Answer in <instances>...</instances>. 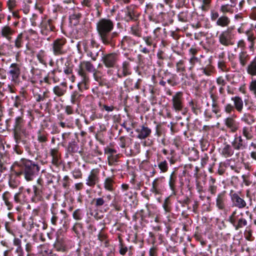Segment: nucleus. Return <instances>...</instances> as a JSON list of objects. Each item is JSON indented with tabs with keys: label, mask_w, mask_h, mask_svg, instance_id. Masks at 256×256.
Wrapping results in <instances>:
<instances>
[{
	"label": "nucleus",
	"mask_w": 256,
	"mask_h": 256,
	"mask_svg": "<svg viewBox=\"0 0 256 256\" xmlns=\"http://www.w3.org/2000/svg\"><path fill=\"white\" fill-rule=\"evenodd\" d=\"M30 118L28 122L24 119V112H20L15 116L13 108L8 110V114L10 117L6 120L7 126L10 130L14 140L24 141V138H30V132L28 127L32 126V122L34 119V114L32 110L26 112Z\"/></svg>",
	"instance_id": "f257e3e1"
},
{
	"label": "nucleus",
	"mask_w": 256,
	"mask_h": 256,
	"mask_svg": "<svg viewBox=\"0 0 256 256\" xmlns=\"http://www.w3.org/2000/svg\"><path fill=\"white\" fill-rule=\"evenodd\" d=\"M115 26V22L109 16L100 18L96 24V31L100 40L106 46L114 48L116 38L119 34L112 32Z\"/></svg>",
	"instance_id": "f03ea898"
},
{
	"label": "nucleus",
	"mask_w": 256,
	"mask_h": 256,
	"mask_svg": "<svg viewBox=\"0 0 256 256\" xmlns=\"http://www.w3.org/2000/svg\"><path fill=\"white\" fill-rule=\"evenodd\" d=\"M12 170L22 176L28 181H32L38 174L40 166L38 162L26 158L16 161L12 166Z\"/></svg>",
	"instance_id": "7ed1b4c3"
},
{
	"label": "nucleus",
	"mask_w": 256,
	"mask_h": 256,
	"mask_svg": "<svg viewBox=\"0 0 256 256\" xmlns=\"http://www.w3.org/2000/svg\"><path fill=\"white\" fill-rule=\"evenodd\" d=\"M160 27H156L149 34L148 31H145L142 35V29L140 25L139 22L132 24L130 28V33L134 36L138 38H142L147 47L156 48L157 44L160 39L161 30Z\"/></svg>",
	"instance_id": "20e7f679"
},
{
	"label": "nucleus",
	"mask_w": 256,
	"mask_h": 256,
	"mask_svg": "<svg viewBox=\"0 0 256 256\" xmlns=\"http://www.w3.org/2000/svg\"><path fill=\"white\" fill-rule=\"evenodd\" d=\"M124 56L127 58L122 61L120 66L119 64H118L116 73L114 72V70H107L106 74L108 76L112 77L110 81L113 84H117L120 80L132 74L130 62H134V58L131 56H129V54L127 53H125Z\"/></svg>",
	"instance_id": "39448f33"
},
{
	"label": "nucleus",
	"mask_w": 256,
	"mask_h": 256,
	"mask_svg": "<svg viewBox=\"0 0 256 256\" xmlns=\"http://www.w3.org/2000/svg\"><path fill=\"white\" fill-rule=\"evenodd\" d=\"M62 142L61 146L65 148V156H73L76 154L82 153V149L79 146V140L76 134L65 132L62 134Z\"/></svg>",
	"instance_id": "423d86ee"
},
{
	"label": "nucleus",
	"mask_w": 256,
	"mask_h": 256,
	"mask_svg": "<svg viewBox=\"0 0 256 256\" xmlns=\"http://www.w3.org/2000/svg\"><path fill=\"white\" fill-rule=\"evenodd\" d=\"M94 70V66L89 61L84 60L80 62L76 72L80 77L81 80L78 84L77 86L80 93L90 88V80L88 74Z\"/></svg>",
	"instance_id": "0eeeda50"
},
{
	"label": "nucleus",
	"mask_w": 256,
	"mask_h": 256,
	"mask_svg": "<svg viewBox=\"0 0 256 256\" xmlns=\"http://www.w3.org/2000/svg\"><path fill=\"white\" fill-rule=\"evenodd\" d=\"M186 170H184L181 174H178L176 168L170 173L168 178V186L172 195L176 196L177 194L178 188H182L186 179Z\"/></svg>",
	"instance_id": "6e6552de"
},
{
	"label": "nucleus",
	"mask_w": 256,
	"mask_h": 256,
	"mask_svg": "<svg viewBox=\"0 0 256 256\" xmlns=\"http://www.w3.org/2000/svg\"><path fill=\"white\" fill-rule=\"evenodd\" d=\"M164 8V4L158 3L154 7L153 4L150 2L146 5L144 13L150 22L157 24L160 12L163 11Z\"/></svg>",
	"instance_id": "1a4fd4ad"
},
{
	"label": "nucleus",
	"mask_w": 256,
	"mask_h": 256,
	"mask_svg": "<svg viewBox=\"0 0 256 256\" xmlns=\"http://www.w3.org/2000/svg\"><path fill=\"white\" fill-rule=\"evenodd\" d=\"M228 221L236 230H240L246 227L248 222L243 212L238 213L237 210H234L229 216Z\"/></svg>",
	"instance_id": "9d476101"
},
{
	"label": "nucleus",
	"mask_w": 256,
	"mask_h": 256,
	"mask_svg": "<svg viewBox=\"0 0 256 256\" xmlns=\"http://www.w3.org/2000/svg\"><path fill=\"white\" fill-rule=\"evenodd\" d=\"M120 60V54L118 52H113L104 54L102 57V62L108 70L116 68Z\"/></svg>",
	"instance_id": "9b49d317"
},
{
	"label": "nucleus",
	"mask_w": 256,
	"mask_h": 256,
	"mask_svg": "<svg viewBox=\"0 0 256 256\" xmlns=\"http://www.w3.org/2000/svg\"><path fill=\"white\" fill-rule=\"evenodd\" d=\"M231 100L234 102V104L231 103H226L224 106V112L226 114H235L236 110L238 113H242L244 108V102L240 96H234L231 98Z\"/></svg>",
	"instance_id": "f8f14e48"
},
{
	"label": "nucleus",
	"mask_w": 256,
	"mask_h": 256,
	"mask_svg": "<svg viewBox=\"0 0 256 256\" xmlns=\"http://www.w3.org/2000/svg\"><path fill=\"white\" fill-rule=\"evenodd\" d=\"M56 16L48 18L46 16L42 18L41 22L39 24L40 33L44 36H48L50 32L56 31Z\"/></svg>",
	"instance_id": "ddd939ff"
},
{
	"label": "nucleus",
	"mask_w": 256,
	"mask_h": 256,
	"mask_svg": "<svg viewBox=\"0 0 256 256\" xmlns=\"http://www.w3.org/2000/svg\"><path fill=\"white\" fill-rule=\"evenodd\" d=\"M22 69V64L14 62L10 64L7 72L11 82L16 86H19L22 83L20 80Z\"/></svg>",
	"instance_id": "4468645a"
},
{
	"label": "nucleus",
	"mask_w": 256,
	"mask_h": 256,
	"mask_svg": "<svg viewBox=\"0 0 256 256\" xmlns=\"http://www.w3.org/2000/svg\"><path fill=\"white\" fill-rule=\"evenodd\" d=\"M34 194L32 196V202L36 203L43 200V196L46 194L44 182L42 178H39L36 180V184L32 186Z\"/></svg>",
	"instance_id": "2eb2a0df"
},
{
	"label": "nucleus",
	"mask_w": 256,
	"mask_h": 256,
	"mask_svg": "<svg viewBox=\"0 0 256 256\" xmlns=\"http://www.w3.org/2000/svg\"><path fill=\"white\" fill-rule=\"evenodd\" d=\"M216 35L219 43L222 46L228 47L234 44V34L232 28H228L220 32L219 34L218 32Z\"/></svg>",
	"instance_id": "dca6fc26"
},
{
	"label": "nucleus",
	"mask_w": 256,
	"mask_h": 256,
	"mask_svg": "<svg viewBox=\"0 0 256 256\" xmlns=\"http://www.w3.org/2000/svg\"><path fill=\"white\" fill-rule=\"evenodd\" d=\"M232 204L233 206L239 209L244 208H248L249 206H247L246 200H244V196L240 192H236L231 190L229 193Z\"/></svg>",
	"instance_id": "f3484780"
},
{
	"label": "nucleus",
	"mask_w": 256,
	"mask_h": 256,
	"mask_svg": "<svg viewBox=\"0 0 256 256\" xmlns=\"http://www.w3.org/2000/svg\"><path fill=\"white\" fill-rule=\"evenodd\" d=\"M122 12L124 14L123 20L128 22H136L140 14L138 7L132 4L127 6L122 10Z\"/></svg>",
	"instance_id": "a211bd4d"
},
{
	"label": "nucleus",
	"mask_w": 256,
	"mask_h": 256,
	"mask_svg": "<svg viewBox=\"0 0 256 256\" xmlns=\"http://www.w3.org/2000/svg\"><path fill=\"white\" fill-rule=\"evenodd\" d=\"M67 40L66 38L62 37L54 40L51 44L52 53L55 56H60L66 54L67 50L66 46Z\"/></svg>",
	"instance_id": "6ab92c4d"
},
{
	"label": "nucleus",
	"mask_w": 256,
	"mask_h": 256,
	"mask_svg": "<svg viewBox=\"0 0 256 256\" xmlns=\"http://www.w3.org/2000/svg\"><path fill=\"white\" fill-rule=\"evenodd\" d=\"M12 244L16 248H13L5 250L4 252V256H25V252L22 246V240L18 238H14L12 240Z\"/></svg>",
	"instance_id": "aec40b11"
},
{
	"label": "nucleus",
	"mask_w": 256,
	"mask_h": 256,
	"mask_svg": "<svg viewBox=\"0 0 256 256\" xmlns=\"http://www.w3.org/2000/svg\"><path fill=\"white\" fill-rule=\"evenodd\" d=\"M172 109L176 112H182L184 106V98L182 92H177L172 95L170 100Z\"/></svg>",
	"instance_id": "412c9836"
},
{
	"label": "nucleus",
	"mask_w": 256,
	"mask_h": 256,
	"mask_svg": "<svg viewBox=\"0 0 256 256\" xmlns=\"http://www.w3.org/2000/svg\"><path fill=\"white\" fill-rule=\"evenodd\" d=\"M165 178L160 176L156 178L152 184L150 192L155 196H161L164 190Z\"/></svg>",
	"instance_id": "4be33fe9"
},
{
	"label": "nucleus",
	"mask_w": 256,
	"mask_h": 256,
	"mask_svg": "<svg viewBox=\"0 0 256 256\" xmlns=\"http://www.w3.org/2000/svg\"><path fill=\"white\" fill-rule=\"evenodd\" d=\"M82 18V10L77 6H74L72 11L69 12L68 22L71 27H74L80 24Z\"/></svg>",
	"instance_id": "5701e85b"
},
{
	"label": "nucleus",
	"mask_w": 256,
	"mask_h": 256,
	"mask_svg": "<svg viewBox=\"0 0 256 256\" xmlns=\"http://www.w3.org/2000/svg\"><path fill=\"white\" fill-rule=\"evenodd\" d=\"M228 115L224 120V124L230 132L235 133L240 128V122L236 120L237 115L234 113Z\"/></svg>",
	"instance_id": "b1692460"
},
{
	"label": "nucleus",
	"mask_w": 256,
	"mask_h": 256,
	"mask_svg": "<svg viewBox=\"0 0 256 256\" xmlns=\"http://www.w3.org/2000/svg\"><path fill=\"white\" fill-rule=\"evenodd\" d=\"M142 80L141 78H138L136 80L134 78L128 77L124 80V86L128 92H133L142 90Z\"/></svg>",
	"instance_id": "393cba45"
},
{
	"label": "nucleus",
	"mask_w": 256,
	"mask_h": 256,
	"mask_svg": "<svg viewBox=\"0 0 256 256\" xmlns=\"http://www.w3.org/2000/svg\"><path fill=\"white\" fill-rule=\"evenodd\" d=\"M228 198L226 192L224 190L216 196V206L218 210L223 212L227 211Z\"/></svg>",
	"instance_id": "a878e982"
},
{
	"label": "nucleus",
	"mask_w": 256,
	"mask_h": 256,
	"mask_svg": "<svg viewBox=\"0 0 256 256\" xmlns=\"http://www.w3.org/2000/svg\"><path fill=\"white\" fill-rule=\"evenodd\" d=\"M80 4L82 6L90 8H94L96 11V17H100L102 15V8L100 0H81Z\"/></svg>",
	"instance_id": "bb28decb"
},
{
	"label": "nucleus",
	"mask_w": 256,
	"mask_h": 256,
	"mask_svg": "<svg viewBox=\"0 0 256 256\" xmlns=\"http://www.w3.org/2000/svg\"><path fill=\"white\" fill-rule=\"evenodd\" d=\"M102 182L103 188L106 192H112L115 190L116 186L115 175L105 176Z\"/></svg>",
	"instance_id": "cd10ccee"
},
{
	"label": "nucleus",
	"mask_w": 256,
	"mask_h": 256,
	"mask_svg": "<svg viewBox=\"0 0 256 256\" xmlns=\"http://www.w3.org/2000/svg\"><path fill=\"white\" fill-rule=\"evenodd\" d=\"M100 168H92L86 179V184L91 188H94L100 182Z\"/></svg>",
	"instance_id": "c85d7f7f"
},
{
	"label": "nucleus",
	"mask_w": 256,
	"mask_h": 256,
	"mask_svg": "<svg viewBox=\"0 0 256 256\" xmlns=\"http://www.w3.org/2000/svg\"><path fill=\"white\" fill-rule=\"evenodd\" d=\"M231 144L234 150L238 151L244 150L248 147L247 141L243 139L242 136L238 134L234 136V138Z\"/></svg>",
	"instance_id": "c756f323"
},
{
	"label": "nucleus",
	"mask_w": 256,
	"mask_h": 256,
	"mask_svg": "<svg viewBox=\"0 0 256 256\" xmlns=\"http://www.w3.org/2000/svg\"><path fill=\"white\" fill-rule=\"evenodd\" d=\"M186 122H172L170 123V132L172 134H174L175 133L178 132L179 131L182 130L184 126H186V130L184 131V136L187 135V132L190 130L188 121L189 118H188L186 119Z\"/></svg>",
	"instance_id": "7c9ffc66"
},
{
	"label": "nucleus",
	"mask_w": 256,
	"mask_h": 256,
	"mask_svg": "<svg viewBox=\"0 0 256 256\" xmlns=\"http://www.w3.org/2000/svg\"><path fill=\"white\" fill-rule=\"evenodd\" d=\"M16 34V30L8 24L2 26L0 30V37L5 38L8 42H11L12 36Z\"/></svg>",
	"instance_id": "2f4dec72"
},
{
	"label": "nucleus",
	"mask_w": 256,
	"mask_h": 256,
	"mask_svg": "<svg viewBox=\"0 0 256 256\" xmlns=\"http://www.w3.org/2000/svg\"><path fill=\"white\" fill-rule=\"evenodd\" d=\"M43 72L44 70L42 69L32 66L30 70L31 76L28 77V80L32 84L38 83L42 78Z\"/></svg>",
	"instance_id": "473e14b6"
},
{
	"label": "nucleus",
	"mask_w": 256,
	"mask_h": 256,
	"mask_svg": "<svg viewBox=\"0 0 256 256\" xmlns=\"http://www.w3.org/2000/svg\"><path fill=\"white\" fill-rule=\"evenodd\" d=\"M188 106L196 116H198L202 112V103L196 100H191L188 102Z\"/></svg>",
	"instance_id": "72a5a7b5"
},
{
	"label": "nucleus",
	"mask_w": 256,
	"mask_h": 256,
	"mask_svg": "<svg viewBox=\"0 0 256 256\" xmlns=\"http://www.w3.org/2000/svg\"><path fill=\"white\" fill-rule=\"evenodd\" d=\"M212 59L208 60V63L205 66H203L197 69L198 75L200 76L204 75L209 76H210L214 72V68L212 64Z\"/></svg>",
	"instance_id": "f704fd0d"
},
{
	"label": "nucleus",
	"mask_w": 256,
	"mask_h": 256,
	"mask_svg": "<svg viewBox=\"0 0 256 256\" xmlns=\"http://www.w3.org/2000/svg\"><path fill=\"white\" fill-rule=\"evenodd\" d=\"M138 44L135 39L130 36H124L120 41V48L124 50L133 48Z\"/></svg>",
	"instance_id": "c9c22d12"
},
{
	"label": "nucleus",
	"mask_w": 256,
	"mask_h": 256,
	"mask_svg": "<svg viewBox=\"0 0 256 256\" xmlns=\"http://www.w3.org/2000/svg\"><path fill=\"white\" fill-rule=\"evenodd\" d=\"M159 15L157 24L162 23L164 26H168L174 23V19L170 13L162 11Z\"/></svg>",
	"instance_id": "e433bc0d"
},
{
	"label": "nucleus",
	"mask_w": 256,
	"mask_h": 256,
	"mask_svg": "<svg viewBox=\"0 0 256 256\" xmlns=\"http://www.w3.org/2000/svg\"><path fill=\"white\" fill-rule=\"evenodd\" d=\"M166 50L158 49L156 56L157 66L163 68L165 65V62L168 60V55L166 52Z\"/></svg>",
	"instance_id": "4c0bfd02"
},
{
	"label": "nucleus",
	"mask_w": 256,
	"mask_h": 256,
	"mask_svg": "<svg viewBox=\"0 0 256 256\" xmlns=\"http://www.w3.org/2000/svg\"><path fill=\"white\" fill-rule=\"evenodd\" d=\"M21 176H22L20 174L11 170V172L9 175L8 179L9 186L12 189L18 188L20 183L19 178Z\"/></svg>",
	"instance_id": "58836bf2"
},
{
	"label": "nucleus",
	"mask_w": 256,
	"mask_h": 256,
	"mask_svg": "<svg viewBox=\"0 0 256 256\" xmlns=\"http://www.w3.org/2000/svg\"><path fill=\"white\" fill-rule=\"evenodd\" d=\"M250 60V56L246 50H241L238 54V60L241 68L246 69Z\"/></svg>",
	"instance_id": "ea45409f"
},
{
	"label": "nucleus",
	"mask_w": 256,
	"mask_h": 256,
	"mask_svg": "<svg viewBox=\"0 0 256 256\" xmlns=\"http://www.w3.org/2000/svg\"><path fill=\"white\" fill-rule=\"evenodd\" d=\"M137 138L140 140H144L148 138L152 134V130L146 124H142L136 128Z\"/></svg>",
	"instance_id": "a19ab883"
},
{
	"label": "nucleus",
	"mask_w": 256,
	"mask_h": 256,
	"mask_svg": "<svg viewBox=\"0 0 256 256\" xmlns=\"http://www.w3.org/2000/svg\"><path fill=\"white\" fill-rule=\"evenodd\" d=\"M2 224H4L6 231L10 234L15 236L18 231V226L14 223V220L2 221Z\"/></svg>",
	"instance_id": "79ce46f5"
},
{
	"label": "nucleus",
	"mask_w": 256,
	"mask_h": 256,
	"mask_svg": "<svg viewBox=\"0 0 256 256\" xmlns=\"http://www.w3.org/2000/svg\"><path fill=\"white\" fill-rule=\"evenodd\" d=\"M11 99L12 100V106L19 109L20 112H24V108H26V102L28 100H25L18 96H12Z\"/></svg>",
	"instance_id": "37998d69"
},
{
	"label": "nucleus",
	"mask_w": 256,
	"mask_h": 256,
	"mask_svg": "<svg viewBox=\"0 0 256 256\" xmlns=\"http://www.w3.org/2000/svg\"><path fill=\"white\" fill-rule=\"evenodd\" d=\"M106 128L104 124H100L99 126V130L96 132L95 134V138L97 141L102 145L106 144L105 135Z\"/></svg>",
	"instance_id": "c03bdc74"
},
{
	"label": "nucleus",
	"mask_w": 256,
	"mask_h": 256,
	"mask_svg": "<svg viewBox=\"0 0 256 256\" xmlns=\"http://www.w3.org/2000/svg\"><path fill=\"white\" fill-rule=\"evenodd\" d=\"M82 97L83 95L78 90H74L72 91L70 96V104L76 106L78 108H79Z\"/></svg>",
	"instance_id": "a18cd8bd"
},
{
	"label": "nucleus",
	"mask_w": 256,
	"mask_h": 256,
	"mask_svg": "<svg viewBox=\"0 0 256 256\" xmlns=\"http://www.w3.org/2000/svg\"><path fill=\"white\" fill-rule=\"evenodd\" d=\"M53 246L57 252H64L66 251V241L63 238H57Z\"/></svg>",
	"instance_id": "49530a36"
},
{
	"label": "nucleus",
	"mask_w": 256,
	"mask_h": 256,
	"mask_svg": "<svg viewBox=\"0 0 256 256\" xmlns=\"http://www.w3.org/2000/svg\"><path fill=\"white\" fill-rule=\"evenodd\" d=\"M49 134L44 129L39 130L36 132L37 140L42 146H44L48 141Z\"/></svg>",
	"instance_id": "de8ad7c7"
},
{
	"label": "nucleus",
	"mask_w": 256,
	"mask_h": 256,
	"mask_svg": "<svg viewBox=\"0 0 256 256\" xmlns=\"http://www.w3.org/2000/svg\"><path fill=\"white\" fill-rule=\"evenodd\" d=\"M246 34L247 36V40L249 42L248 49L250 52H254L255 50L254 44L256 43V37L254 36L252 29L246 30Z\"/></svg>",
	"instance_id": "09e8293b"
},
{
	"label": "nucleus",
	"mask_w": 256,
	"mask_h": 256,
	"mask_svg": "<svg viewBox=\"0 0 256 256\" xmlns=\"http://www.w3.org/2000/svg\"><path fill=\"white\" fill-rule=\"evenodd\" d=\"M2 198L8 210H12L14 207L12 194L8 191H6L3 193Z\"/></svg>",
	"instance_id": "8fccbe9b"
},
{
	"label": "nucleus",
	"mask_w": 256,
	"mask_h": 256,
	"mask_svg": "<svg viewBox=\"0 0 256 256\" xmlns=\"http://www.w3.org/2000/svg\"><path fill=\"white\" fill-rule=\"evenodd\" d=\"M92 204L97 208H106V209H108V201L105 199V196H104L101 197L94 198L92 202Z\"/></svg>",
	"instance_id": "3c124183"
},
{
	"label": "nucleus",
	"mask_w": 256,
	"mask_h": 256,
	"mask_svg": "<svg viewBox=\"0 0 256 256\" xmlns=\"http://www.w3.org/2000/svg\"><path fill=\"white\" fill-rule=\"evenodd\" d=\"M50 154L52 157V164L54 166H58L60 163V154L59 152V148H51L50 151Z\"/></svg>",
	"instance_id": "603ef678"
},
{
	"label": "nucleus",
	"mask_w": 256,
	"mask_h": 256,
	"mask_svg": "<svg viewBox=\"0 0 256 256\" xmlns=\"http://www.w3.org/2000/svg\"><path fill=\"white\" fill-rule=\"evenodd\" d=\"M181 216H182L184 220L182 222V230L184 232L189 231L190 227L192 222V220L191 218H189V215L186 213V210H182Z\"/></svg>",
	"instance_id": "864d4df0"
},
{
	"label": "nucleus",
	"mask_w": 256,
	"mask_h": 256,
	"mask_svg": "<svg viewBox=\"0 0 256 256\" xmlns=\"http://www.w3.org/2000/svg\"><path fill=\"white\" fill-rule=\"evenodd\" d=\"M46 92H42L40 90H33L32 94L36 102L40 103L48 98Z\"/></svg>",
	"instance_id": "5fc2aeb1"
},
{
	"label": "nucleus",
	"mask_w": 256,
	"mask_h": 256,
	"mask_svg": "<svg viewBox=\"0 0 256 256\" xmlns=\"http://www.w3.org/2000/svg\"><path fill=\"white\" fill-rule=\"evenodd\" d=\"M118 239L119 242L118 247L120 254L122 256H124L128 252H130L132 246H130L129 248L127 246L124 244L122 238L120 237V236H118Z\"/></svg>",
	"instance_id": "6e6d98bb"
},
{
	"label": "nucleus",
	"mask_w": 256,
	"mask_h": 256,
	"mask_svg": "<svg viewBox=\"0 0 256 256\" xmlns=\"http://www.w3.org/2000/svg\"><path fill=\"white\" fill-rule=\"evenodd\" d=\"M66 7L63 6L62 4H54L52 9V14H53L52 17L56 16V20H57L58 14H66Z\"/></svg>",
	"instance_id": "4d7b16f0"
},
{
	"label": "nucleus",
	"mask_w": 256,
	"mask_h": 256,
	"mask_svg": "<svg viewBox=\"0 0 256 256\" xmlns=\"http://www.w3.org/2000/svg\"><path fill=\"white\" fill-rule=\"evenodd\" d=\"M230 19L229 17L226 14H222L216 20V24L221 28H226L230 24Z\"/></svg>",
	"instance_id": "13d9d810"
},
{
	"label": "nucleus",
	"mask_w": 256,
	"mask_h": 256,
	"mask_svg": "<svg viewBox=\"0 0 256 256\" xmlns=\"http://www.w3.org/2000/svg\"><path fill=\"white\" fill-rule=\"evenodd\" d=\"M246 70L250 76H256V56L250 62Z\"/></svg>",
	"instance_id": "bf43d9fd"
},
{
	"label": "nucleus",
	"mask_w": 256,
	"mask_h": 256,
	"mask_svg": "<svg viewBox=\"0 0 256 256\" xmlns=\"http://www.w3.org/2000/svg\"><path fill=\"white\" fill-rule=\"evenodd\" d=\"M177 16L179 22L186 23L189 22L191 17V14L188 10H185L180 12Z\"/></svg>",
	"instance_id": "052dcab7"
},
{
	"label": "nucleus",
	"mask_w": 256,
	"mask_h": 256,
	"mask_svg": "<svg viewBox=\"0 0 256 256\" xmlns=\"http://www.w3.org/2000/svg\"><path fill=\"white\" fill-rule=\"evenodd\" d=\"M234 149L232 145L228 144H224V148L222 149L220 154L224 158H227L232 156L234 154Z\"/></svg>",
	"instance_id": "680f3d73"
},
{
	"label": "nucleus",
	"mask_w": 256,
	"mask_h": 256,
	"mask_svg": "<svg viewBox=\"0 0 256 256\" xmlns=\"http://www.w3.org/2000/svg\"><path fill=\"white\" fill-rule=\"evenodd\" d=\"M178 202L180 204L182 208H186L184 210H191L192 207L190 206L191 202L190 198L187 195H185L183 198L178 200Z\"/></svg>",
	"instance_id": "e2e57ef3"
},
{
	"label": "nucleus",
	"mask_w": 256,
	"mask_h": 256,
	"mask_svg": "<svg viewBox=\"0 0 256 256\" xmlns=\"http://www.w3.org/2000/svg\"><path fill=\"white\" fill-rule=\"evenodd\" d=\"M218 186L216 184L215 178L210 176L208 181V190L212 196H215L217 192Z\"/></svg>",
	"instance_id": "0e129e2a"
},
{
	"label": "nucleus",
	"mask_w": 256,
	"mask_h": 256,
	"mask_svg": "<svg viewBox=\"0 0 256 256\" xmlns=\"http://www.w3.org/2000/svg\"><path fill=\"white\" fill-rule=\"evenodd\" d=\"M172 202L170 196L166 197L164 199L162 204V207L164 210V212H168L170 214H172Z\"/></svg>",
	"instance_id": "69168bd1"
},
{
	"label": "nucleus",
	"mask_w": 256,
	"mask_h": 256,
	"mask_svg": "<svg viewBox=\"0 0 256 256\" xmlns=\"http://www.w3.org/2000/svg\"><path fill=\"white\" fill-rule=\"evenodd\" d=\"M36 56L40 63L46 66L48 54L44 50H39L36 54Z\"/></svg>",
	"instance_id": "338daca9"
},
{
	"label": "nucleus",
	"mask_w": 256,
	"mask_h": 256,
	"mask_svg": "<svg viewBox=\"0 0 256 256\" xmlns=\"http://www.w3.org/2000/svg\"><path fill=\"white\" fill-rule=\"evenodd\" d=\"M186 58L180 59L175 63L176 70L177 73L184 74L186 72Z\"/></svg>",
	"instance_id": "774afa93"
}]
</instances>
